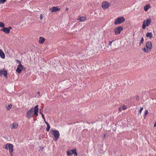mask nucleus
Returning <instances> with one entry per match:
<instances>
[{
    "instance_id": "obj_32",
    "label": "nucleus",
    "mask_w": 156,
    "mask_h": 156,
    "mask_svg": "<svg viewBox=\"0 0 156 156\" xmlns=\"http://www.w3.org/2000/svg\"><path fill=\"white\" fill-rule=\"evenodd\" d=\"M106 137V134L105 133L104 134V135L103 137V139H105Z\"/></svg>"
},
{
    "instance_id": "obj_42",
    "label": "nucleus",
    "mask_w": 156,
    "mask_h": 156,
    "mask_svg": "<svg viewBox=\"0 0 156 156\" xmlns=\"http://www.w3.org/2000/svg\"><path fill=\"white\" fill-rule=\"evenodd\" d=\"M154 127H156V122L154 124Z\"/></svg>"
},
{
    "instance_id": "obj_29",
    "label": "nucleus",
    "mask_w": 156,
    "mask_h": 156,
    "mask_svg": "<svg viewBox=\"0 0 156 156\" xmlns=\"http://www.w3.org/2000/svg\"><path fill=\"white\" fill-rule=\"evenodd\" d=\"M144 39L143 37H142L141 39V41L140 43V45L141 44H143L144 43Z\"/></svg>"
},
{
    "instance_id": "obj_33",
    "label": "nucleus",
    "mask_w": 156,
    "mask_h": 156,
    "mask_svg": "<svg viewBox=\"0 0 156 156\" xmlns=\"http://www.w3.org/2000/svg\"><path fill=\"white\" fill-rule=\"evenodd\" d=\"M136 100L137 101H138L139 100V96H136Z\"/></svg>"
},
{
    "instance_id": "obj_46",
    "label": "nucleus",
    "mask_w": 156,
    "mask_h": 156,
    "mask_svg": "<svg viewBox=\"0 0 156 156\" xmlns=\"http://www.w3.org/2000/svg\"><path fill=\"white\" fill-rule=\"evenodd\" d=\"M40 113L41 115V114H43L41 112H40Z\"/></svg>"
},
{
    "instance_id": "obj_19",
    "label": "nucleus",
    "mask_w": 156,
    "mask_h": 156,
    "mask_svg": "<svg viewBox=\"0 0 156 156\" xmlns=\"http://www.w3.org/2000/svg\"><path fill=\"white\" fill-rule=\"evenodd\" d=\"M150 5L149 4H147L146 5H145L144 7V10L145 11H147L148 9H149L150 8Z\"/></svg>"
},
{
    "instance_id": "obj_43",
    "label": "nucleus",
    "mask_w": 156,
    "mask_h": 156,
    "mask_svg": "<svg viewBox=\"0 0 156 156\" xmlns=\"http://www.w3.org/2000/svg\"><path fill=\"white\" fill-rule=\"evenodd\" d=\"M69 9V8H68L66 7V10L68 11Z\"/></svg>"
},
{
    "instance_id": "obj_2",
    "label": "nucleus",
    "mask_w": 156,
    "mask_h": 156,
    "mask_svg": "<svg viewBox=\"0 0 156 156\" xmlns=\"http://www.w3.org/2000/svg\"><path fill=\"white\" fill-rule=\"evenodd\" d=\"M4 148L6 150H9V153L11 156L13 155V145L10 144H7L5 145Z\"/></svg>"
},
{
    "instance_id": "obj_28",
    "label": "nucleus",
    "mask_w": 156,
    "mask_h": 156,
    "mask_svg": "<svg viewBox=\"0 0 156 156\" xmlns=\"http://www.w3.org/2000/svg\"><path fill=\"white\" fill-rule=\"evenodd\" d=\"M7 0H0V4L4 3Z\"/></svg>"
},
{
    "instance_id": "obj_34",
    "label": "nucleus",
    "mask_w": 156,
    "mask_h": 156,
    "mask_svg": "<svg viewBox=\"0 0 156 156\" xmlns=\"http://www.w3.org/2000/svg\"><path fill=\"white\" fill-rule=\"evenodd\" d=\"M41 115H42V117L43 118V119H45V117H44V115H43V114H41Z\"/></svg>"
},
{
    "instance_id": "obj_21",
    "label": "nucleus",
    "mask_w": 156,
    "mask_h": 156,
    "mask_svg": "<svg viewBox=\"0 0 156 156\" xmlns=\"http://www.w3.org/2000/svg\"><path fill=\"white\" fill-rule=\"evenodd\" d=\"M67 155L68 156H71L73 154L72 152H71V151H67Z\"/></svg>"
},
{
    "instance_id": "obj_26",
    "label": "nucleus",
    "mask_w": 156,
    "mask_h": 156,
    "mask_svg": "<svg viewBox=\"0 0 156 156\" xmlns=\"http://www.w3.org/2000/svg\"><path fill=\"white\" fill-rule=\"evenodd\" d=\"M75 151H76V148L73 149L71 150V152H72V153L73 154L75 153Z\"/></svg>"
},
{
    "instance_id": "obj_17",
    "label": "nucleus",
    "mask_w": 156,
    "mask_h": 156,
    "mask_svg": "<svg viewBox=\"0 0 156 156\" xmlns=\"http://www.w3.org/2000/svg\"><path fill=\"white\" fill-rule=\"evenodd\" d=\"M59 10L60 9H59L58 7L54 6L53 7L51 12H55L59 11Z\"/></svg>"
},
{
    "instance_id": "obj_44",
    "label": "nucleus",
    "mask_w": 156,
    "mask_h": 156,
    "mask_svg": "<svg viewBox=\"0 0 156 156\" xmlns=\"http://www.w3.org/2000/svg\"><path fill=\"white\" fill-rule=\"evenodd\" d=\"M44 122H45V123L47 122L45 120V119H44Z\"/></svg>"
},
{
    "instance_id": "obj_13",
    "label": "nucleus",
    "mask_w": 156,
    "mask_h": 156,
    "mask_svg": "<svg viewBox=\"0 0 156 156\" xmlns=\"http://www.w3.org/2000/svg\"><path fill=\"white\" fill-rule=\"evenodd\" d=\"M0 57L3 59L5 58V54L2 50L1 49H0Z\"/></svg>"
},
{
    "instance_id": "obj_12",
    "label": "nucleus",
    "mask_w": 156,
    "mask_h": 156,
    "mask_svg": "<svg viewBox=\"0 0 156 156\" xmlns=\"http://www.w3.org/2000/svg\"><path fill=\"white\" fill-rule=\"evenodd\" d=\"M86 19L85 16H82L79 18H78L77 20L79 22H84L85 21Z\"/></svg>"
},
{
    "instance_id": "obj_14",
    "label": "nucleus",
    "mask_w": 156,
    "mask_h": 156,
    "mask_svg": "<svg viewBox=\"0 0 156 156\" xmlns=\"http://www.w3.org/2000/svg\"><path fill=\"white\" fill-rule=\"evenodd\" d=\"M146 36L147 37H149L151 39L153 37V35L151 32H147L146 34Z\"/></svg>"
},
{
    "instance_id": "obj_4",
    "label": "nucleus",
    "mask_w": 156,
    "mask_h": 156,
    "mask_svg": "<svg viewBox=\"0 0 156 156\" xmlns=\"http://www.w3.org/2000/svg\"><path fill=\"white\" fill-rule=\"evenodd\" d=\"M34 108H31L27 112L26 114V117L30 119L32 117L34 116Z\"/></svg>"
},
{
    "instance_id": "obj_38",
    "label": "nucleus",
    "mask_w": 156,
    "mask_h": 156,
    "mask_svg": "<svg viewBox=\"0 0 156 156\" xmlns=\"http://www.w3.org/2000/svg\"><path fill=\"white\" fill-rule=\"evenodd\" d=\"M40 92H38L36 94V95L37 96V95H38V96H40Z\"/></svg>"
},
{
    "instance_id": "obj_6",
    "label": "nucleus",
    "mask_w": 156,
    "mask_h": 156,
    "mask_svg": "<svg viewBox=\"0 0 156 156\" xmlns=\"http://www.w3.org/2000/svg\"><path fill=\"white\" fill-rule=\"evenodd\" d=\"M123 30V28L122 26H119L118 27H116L114 29V32L115 35H118L120 34L121 32Z\"/></svg>"
},
{
    "instance_id": "obj_20",
    "label": "nucleus",
    "mask_w": 156,
    "mask_h": 156,
    "mask_svg": "<svg viewBox=\"0 0 156 156\" xmlns=\"http://www.w3.org/2000/svg\"><path fill=\"white\" fill-rule=\"evenodd\" d=\"M147 26L146 25L145 21H144L143 22L142 27V28L144 29H145L146 28Z\"/></svg>"
},
{
    "instance_id": "obj_23",
    "label": "nucleus",
    "mask_w": 156,
    "mask_h": 156,
    "mask_svg": "<svg viewBox=\"0 0 156 156\" xmlns=\"http://www.w3.org/2000/svg\"><path fill=\"white\" fill-rule=\"evenodd\" d=\"M148 113V110H146L145 111V112L144 114V118H145L146 117V116L147 115Z\"/></svg>"
},
{
    "instance_id": "obj_7",
    "label": "nucleus",
    "mask_w": 156,
    "mask_h": 156,
    "mask_svg": "<svg viewBox=\"0 0 156 156\" xmlns=\"http://www.w3.org/2000/svg\"><path fill=\"white\" fill-rule=\"evenodd\" d=\"M12 29L11 27H9L8 28L3 27L0 30L1 31H3L5 34H8L10 33V30Z\"/></svg>"
},
{
    "instance_id": "obj_45",
    "label": "nucleus",
    "mask_w": 156,
    "mask_h": 156,
    "mask_svg": "<svg viewBox=\"0 0 156 156\" xmlns=\"http://www.w3.org/2000/svg\"><path fill=\"white\" fill-rule=\"evenodd\" d=\"M41 19H42V17H41Z\"/></svg>"
},
{
    "instance_id": "obj_25",
    "label": "nucleus",
    "mask_w": 156,
    "mask_h": 156,
    "mask_svg": "<svg viewBox=\"0 0 156 156\" xmlns=\"http://www.w3.org/2000/svg\"><path fill=\"white\" fill-rule=\"evenodd\" d=\"M50 128V125H49L47 126V128L46 129V131H49Z\"/></svg>"
},
{
    "instance_id": "obj_35",
    "label": "nucleus",
    "mask_w": 156,
    "mask_h": 156,
    "mask_svg": "<svg viewBox=\"0 0 156 156\" xmlns=\"http://www.w3.org/2000/svg\"><path fill=\"white\" fill-rule=\"evenodd\" d=\"M119 110L120 112H121L122 111V108L121 107H120L119 108Z\"/></svg>"
},
{
    "instance_id": "obj_39",
    "label": "nucleus",
    "mask_w": 156,
    "mask_h": 156,
    "mask_svg": "<svg viewBox=\"0 0 156 156\" xmlns=\"http://www.w3.org/2000/svg\"><path fill=\"white\" fill-rule=\"evenodd\" d=\"M17 61L18 62V63H19V64H21V62L20 61L18 60H17Z\"/></svg>"
},
{
    "instance_id": "obj_27",
    "label": "nucleus",
    "mask_w": 156,
    "mask_h": 156,
    "mask_svg": "<svg viewBox=\"0 0 156 156\" xmlns=\"http://www.w3.org/2000/svg\"><path fill=\"white\" fill-rule=\"evenodd\" d=\"M40 149L39 151H43V149H44V147L43 146H40L39 147Z\"/></svg>"
},
{
    "instance_id": "obj_18",
    "label": "nucleus",
    "mask_w": 156,
    "mask_h": 156,
    "mask_svg": "<svg viewBox=\"0 0 156 156\" xmlns=\"http://www.w3.org/2000/svg\"><path fill=\"white\" fill-rule=\"evenodd\" d=\"M146 22V25L147 26L149 25L151 22V20L149 19H147L146 20H145Z\"/></svg>"
},
{
    "instance_id": "obj_36",
    "label": "nucleus",
    "mask_w": 156,
    "mask_h": 156,
    "mask_svg": "<svg viewBox=\"0 0 156 156\" xmlns=\"http://www.w3.org/2000/svg\"><path fill=\"white\" fill-rule=\"evenodd\" d=\"M74 155L75 156H76L77 155V153L76 151H75V153H74Z\"/></svg>"
},
{
    "instance_id": "obj_1",
    "label": "nucleus",
    "mask_w": 156,
    "mask_h": 156,
    "mask_svg": "<svg viewBox=\"0 0 156 156\" xmlns=\"http://www.w3.org/2000/svg\"><path fill=\"white\" fill-rule=\"evenodd\" d=\"M152 48V44L150 42L148 41L145 45L144 48H142V50L145 52L148 53L150 52Z\"/></svg>"
},
{
    "instance_id": "obj_11",
    "label": "nucleus",
    "mask_w": 156,
    "mask_h": 156,
    "mask_svg": "<svg viewBox=\"0 0 156 156\" xmlns=\"http://www.w3.org/2000/svg\"><path fill=\"white\" fill-rule=\"evenodd\" d=\"M34 115L37 116H38V112L39 109L38 108V105H36L34 108Z\"/></svg>"
},
{
    "instance_id": "obj_9",
    "label": "nucleus",
    "mask_w": 156,
    "mask_h": 156,
    "mask_svg": "<svg viewBox=\"0 0 156 156\" xmlns=\"http://www.w3.org/2000/svg\"><path fill=\"white\" fill-rule=\"evenodd\" d=\"M110 5V3L107 2H106L102 4V6L104 9H106L109 8Z\"/></svg>"
},
{
    "instance_id": "obj_10",
    "label": "nucleus",
    "mask_w": 156,
    "mask_h": 156,
    "mask_svg": "<svg viewBox=\"0 0 156 156\" xmlns=\"http://www.w3.org/2000/svg\"><path fill=\"white\" fill-rule=\"evenodd\" d=\"M2 75L4 76L5 77L7 78V72L6 70H0V76Z\"/></svg>"
},
{
    "instance_id": "obj_41",
    "label": "nucleus",
    "mask_w": 156,
    "mask_h": 156,
    "mask_svg": "<svg viewBox=\"0 0 156 156\" xmlns=\"http://www.w3.org/2000/svg\"><path fill=\"white\" fill-rule=\"evenodd\" d=\"M45 124L47 125V126L49 125V124L47 122H46Z\"/></svg>"
},
{
    "instance_id": "obj_8",
    "label": "nucleus",
    "mask_w": 156,
    "mask_h": 156,
    "mask_svg": "<svg viewBox=\"0 0 156 156\" xmlns=\"http://www.w3.org/2000/svg\"><path fill=\"white\" fill-rule=\"evenodd\" d=\"M24 69V66L22 64H19L17 66L16 69V71L18 73H20Z\"/></svg>"
},
{
    "instance_id": "obj_16",
    "label": "nucleus",
    "mask_w": 156,
    "mask_h": 156,
    "mask_svg": "<svg viewBox=\"0 0 156 156\" xmlns=\"http://www.w3.org/2000/svg\"><path fill=\"white\" fill-rule=\"evenodd\" d=\"M12 129H16L18 126V124L17 123L14 122L12 125Z\"/></svg>"
},
{
    "instance_id": "obj_31",
    "label": "nucleus",
    "mask_w": 156,
    "mask_h": 156,
    "mask_svg": "<svg viewBox=\"0 0 156 156\" xmlns=\"http://www.w3.org/2000/svg\"><path fill=\"white\" fill-rule=\"evenodd\" d=\"M113 41H110L109 42L108 45L111 46Z\"/></svg>"
},
{
    "instance_id": "obj_40",
    "label": "nucleus",
    "mask_w": 156,
    "mask_h": 156,
    "mask_svg": "<svg viewBox=\"0 0 156 156\" xmlns=\"http://www.w3.org/2000/svg\"><path fill=\"white\" fill-rule=\"evenodd\" d=\"M45 124L47 125V126L49 125V124L47 122H46Z\"/></svg>"
},
{
    "instance_id": "obj_47",
    "label": "nucleus",
    "mask_w": 156,
    "mask_h": 156,
    "mask_svg": "<svg viewBox=\"0 0 156 156\" xmlns=\"http://www.w3.org/2000/svg\"><path fill=\"white\" fill-rule=\"evenodd\" d=\"M138 116L139 115V113L138 114Z\"/></svg>"
},
{
    "instance_id": "obj_15",
    "label": "nucleus",
    "mask_w": 156,
    "mask_h": 156,
    "mask_svg": "<svg viewBox=\"0 0 156 156\" xmlns=\"http://www.w3.org/2000/svg\"><path fill=\"white\" fill-rule=\"evenodd\" d=\"M45 39L43 37H39V42L40 44H43L44 42Z\"/></svg>"
},
{
    "instance_id": "obj_30",
    "label": "nucleus",
    "mask_w": 156,
    "mask_h": 156,
    "mask_svg": "<svg viewBox=\"0 0 156 156\" xmlns=\"http://www.w3.org/2000/svg\"><path fill=\"white\" fill-rule=\"evenodd\" d=\"M143 108L142 107L141 108H140V110H139V113H140V115H141V112L142 111V110H143Z\"/></svg>"
},
{
    "instance_id": "obj_5",
    "label": "nucleus",
    "mask_w": 156,
    "mask_h": 156,
    "mask_svg": "<svg viewBox=\"0 0 156 156\" xmlns=\"http://www.w3.org/2000/svg\"><path fill=\"white\" fill-rule=\"evenodd\" d=\"M125 21V19L123 17H120L116 19L115 22L114 24L115 25H117L121 23L124 22Z\"/></svg>"
},
{
    "instance_id": "obj_37",
    "label": "nucleus",
    "mask_w": 156,
    "mask_h": 156,
    "mask_svg": "<svg viewBox=\"0 0 156 156\" xmlns=\"http://www.w3.org/2000/svg\"><path fill=\"white\" fill-rule=\"evenodd\" d=\"M126 108V107L125 106H124L123 107H122V109L123 110H125Z\"/></svg>"
},
{
    "instance_id": "obj_22",
    "label": "nucleus",
    "mask_w": 156,
    "mask_h": 156,
    "mask_svg": "<svg viewBox=\"0 0 156 156\" xmlns=\"http://www.w3.org/2000/svg\"><path fill=\"white\" fill-rule=\"evenodd\" d=\"M5 26V24L2 22H0V27H4Z\"/></svg>"
},
{
    "instance_id": "obj_24",
    "label": "nucleus",
    "mask_w": 156,
    "mask_h": 156,
    "mask_svg": "<svg viewBox=\"0 0 156 156\" xmlns=\"http://www.w3.org/2000/svg\"><path fill=\"white\" fill-rule=\"evenodd\" d=\"M12 107V105L11 104L10 105H9L7 107V109L8 110H9Z\"/></svg>"
},
{
    "instance_id": "obj_3",
    "label": "nucleus",
    "mask_w": 156,
    "mask_h": 156,
    "mask_svg": "<svg viewBox=\"0 0 156 156\" xmlns=\"http://www.w3.org/2000/svg\"><path fill=\"white\" fill-rule=\"evenodd\" d=\"M51 132L52 133V135L54 136L53 140L56 141L58 139L60 134L59 131L57 130H51Z\"/></svg>"
}]
</instances>
